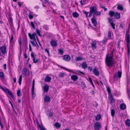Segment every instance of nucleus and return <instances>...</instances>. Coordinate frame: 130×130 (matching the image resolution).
Listing matches in <instances>:
<instances>
[{"label": "nucleus", "mask_w": 130, "mask_h": 130, "mask_svg": "<svg viewBox=\"0 0 130 130\" xmlns=\"http://www.w3.org/2000/svg\"><path fill=\"white\" fill-rule=\"evenodd\" d=\"M113 53L112 52L109 56L107 54L105 59V63L106 65L110 68L112 67L115 64V61L113 59Z\"/></svg>", "instance_id": "obj_1"}, {"label": "nucleus", "mask_w": 130, "mask_h": 130, "mask_svg": "<svg viewBox=\"0 0 130 130\" xmlns=\"http://www.w3.org/2000/svg\"><path fill=\"white\" fill-rule=\"evenodd\" d=\"M0 88L2 90L4 91L5 93H8L12 98H14V97L12 94V93L11 92H10L9 90L8 89L6 88L5 87V88H4L3 87L1 86L0 85Z\"/></svg>", "instance_id": "obj_2"}, {"label": "nucleus", "mask_w": 130, "mask_h": 130, "mask_svg": "<svg viewBox=\"0 0 130 130\" xmlns=\"http://www.w3.org/2000/svg\"><path fill=\"white\" fill-rule=\"evenodd\" d=\"M28 36L31 39L33 40L34 41H35V42L36 43V44L37 45L38 44L36 42V39L35 36H36L37 39L38 38L37 36L35 33H34L33 34H31V33H28Z\"/></svg>", "instance_id": "obj_3"}, {"label": "nucleus", "mask_w": 130, "mask_h": 130, "mask_svg": "<svg viewBox=\"0 0 130 130\" xmlns=\"http://www.w3.org/2000/svg\"><path fill=\"white\" fill-rule=\"evenodd\" d=\"M101 124L99 122H96L94 123V129L95 130H99L101 127Z\"/></svg>", "instance_id": "obj_4"}, {"label": "nucleus", "mask_w": 130, "mask_h": 130, "mask_svg": "<svg viewBox=\"0 0 130 130\" xmlns=\"http://www.w3.org/2000/svg\"><path fill=\"white\" fill-rule=\"evenodd\" d=\"M35 84V80L33 79L32 81V99H34L35 98L36 95L35 93H34Z\"/></svg>", "instance_id": "obj_5"}, {"label": "nucleus", "mask_w": 130, "mask_h": 130, "mask_svg": "<svg viewBox=\"0 0 130 130\" xmlns=\"http://www.w3.org/2000/svg\"><path fill=\"white\" fill-rule=\"evenodd\" d=\"M50 43L52 47H56L57 45L56 40L51 39Z\"/></svg>", "instance_id": "obj_6"}, {"label": "nucleus", "mask_w": 130, "mask_h": 130, "mask_svg": "<svg viewBox=\"0 0 130 130\" xmlns=\"http://www.w3.org/2000/svg\"><path fill=\"white\" fill-rule=\"evenodd\" d=\"M90 11L91 12V13H93V16H94V13L97 10V8L95 6L91 7L90 8Z\"/></svg>", "instance_id": "obj_7"}, {"label": "nucleus", "mask_w": 130, "mask_h": 130, "mask_svg": "<svg viewBox=\"0 0 130 130\" xmlns=\"http://www.w3.org/2000/svg\"><path fill=\"white\" fill-rule=\"evenodd\" d=\"M63 60L66 61H68L70 60L71 58L69 55H65L63 56Z\"/></svg>", "instance_id": "obj_8"}, {"label": "nucleus", "mask_w": 130, "mask_h": 130, "mask_svg": "<svg viewBox=\"0 0 130 130\" xmlns=\"http://www.w3.org/2000/svg\"><path fill=\"white\" fill-rule=\"evenodd\" d=\"M0 50L2 53L3 54L6 53V48L5 46L1 47L0 48Z\"/></svg>", "instance_id": "obj_9"}, {"label": "nucleus", "mask_w": 130, "mask_h": 130, "mask_svg": "<svg viewBox=\"0 0 130 130\" xmlns=\"http://www.w3.org/2000/svg\"><path fill=\"white\" fill-rule=\"evenodd\" d=\"M108 99L110 100L111 104L115 103V99L113 98L112 94L109 95L108 96Z\"/></svg>", "instance_id": "obj_10"}, {"label": "nucleus", "mask_w": 130, "mask_h": 130, "mask_svg": "<svg viewBox=\"0 0 130 130\" xmlns=\"http://www.w3.org/2000/svg\"><path fill=\"white\" fill-rule=\"evenodd\" d=\"M44 100L45 103H48L50 101V98L49 96L45 95L44 98Z\"/></svg>", "instance_id": "obj_11"}, {"label": "nucleus", "mask_w": 130, "mask_h": 130, "mask_svg": "<svg viewBox=\"0 0 130 130\" xmlns=\"http://www.w3.org/2000/svg\"><path fill=\"white\" fill-rule=\"evenodd\" d=\"M129 37L130 35L129 34V33H126L125 35V38L126 39L127 43H130Z\"/></svg>", "instance_id": "obj_12"}, {"label": "nucleus", "mask_w": 130, "mask_h": 130, "mask_svg": "<svg viewBox=\"0 0 130 130\" xmlns=\"http://www.w3.org/2000/svg\"><path fill=\"white\" fill-rule=\"evenodd\" d=\"M31 56L32 58L33 61L35 63H36L38 62V60L37 59H35V57H34V53H32H32L31 54Z\"/></svg>", "instance_id": "obj_13"}, {"label": "nucleus", "mask_w": 130, "mask_h": 130, "mask_svg": "<svg viewBox=\"0 0 130 130\" xmlns=\"http://www.w3.org/2000/svg\"><path fill=\"white\" fill-rule=\"evenodd\" d=\"M91 21L92 23L94 24V26H95L97 25V22L94 16L91 18Z\"/></svg>", "instance_id": "obj_14"}, {"label": "nucleus", "mask_w": 130, "mask_h": 130, "mask_svg": "<svg viewBox=\"0 0 130 130\" xmlns=\"http://www.w3.org/2000/svg\"><path fill=\"white\" fill-rule=\"evenodd\" d=\"M91 47L92 49H95L96 48V43L95 40L93 41L91 44Z\"/></svg>", "instance_id": "obj_15"}, {"label": "nucleus", "mask_w": 130, "mask_h": 130, "mask_svg": "<svg viewBox=\"0 0 130 130\" xmlns=\"http://www.w3.org/2000/svg\"><path fill=\"white\" fill-rule=\"evenodd\" d=\"M71 79L74 81H75L78 79V76L75 75H72L71 77Z\"/></svg>", "instance_id": "obj_16"}, {"label": "nucleus", "mask_w": 130, "mask_h": 130, "mask_svg": "<svg viewBox=\"0 0 130 130\" xmlns=\"http://www.w3.org/2000/svg\"><path fill=\"white\" fill-rule=\"evenodd\" d=\"M93 73L96 76H98L99 74V72L96 68L94 69L93 70Z\"/></svg>", "instance_id": "obj_17"}, {"label": "nucleus", "mask_w": 130, "mask_h": 130, "mask_svg": "<svg viewBox=\"0 0 130 130\" xmlns=\"http://www.w3.org/2000/svg\"><path fill=\"white\" fill-rule=\"evenodd\" d=\"M51 79V77L48 76H47L45 78V82H49L50 81Z\"/></svg>", "instance_id": "obj_18"}, {"label": "nucleus", "mask_w": 130, "mask_h": 130, "mask_svg": "<svg viewBox=\"0 0 130 130\" xmlns=\"http://www.w3.org/2000/svg\"><path fill=\"white\" fill-rule=\"evenodd\" d=\"M82 67L83 69H85L87 67V64L85 62H83L82 64H81Z\"/></svg>", "instance_id": "obj_19"}, {"label": "nucleus", "mask_w": 130, "mask_h": 130, "mask_svg": "<svg viewBox=\"0 0 130 130\" xmlns=\"http://www.w3.org/2000/svg\"><path fill=\"white\" fill-rule=\"evenodd\" d=\"M115 17L117 19H119L120 18V14L118 12H116L114 15Z\"/></svg>", "instance_id": "obj_20"}, {"label": "nucleus", "mask_w": 130, "mask_h": 130, "mask_svg": "<svg viewBox=\"0 0 130 130\" xmlns=\"http://www.w3.org/2000/svg\"><path fill=\"white\" fill-rule=\"evenodd\" d=\"M126 105L124 103L121 104L120 105V108L121 109L124 110L126 108Z\"/></svg>", "instance_id": "obj_21"}, {"label": "nucleus", "mask_w": 130, "mask_h": 130, "mask_svg": "<svg viewBox=\"0 0 130 130\" xmlns=\"http://www.w3.org/2000/svg\"><path fill=\"white\" fill-rule=\"evenodd\" d=\"M108 14L111 17H113L115 14V12L114 11H110L108 13Z\"/></svg>", "instance_id": "obj_22"}, {"label": "nucleus", "mask_w": 130, "mask_h": 130, "mask_svg": "<svg viewBox=\"0 0 130 130\" xmlns=\"http://www.w3.org/2000/svg\"><path fill=\"white\" fill-rule=\"evenodd\" d=\"M36 123L38 125V126L39 127L40 129L41 130H45V129H44L40 125L39 123L37 120L36 121Z\"/></svg>", "instance_id": "obj_23"}, {"label": "nucleus", "mask_w": 130, "mask_h": 130, "mask_svg": "<svg viewBox=\"0 0 130 130\" xmlns=\"http://www.w3.org/2000/svg\"><path fill=\"white\" fill-rule=\"evenodd\" d=\"M49 86L48 85H45L44 87V90L45 92H47L49 89Z\"/></svg>", "instance_id": "obj_24"}, {"label": "nucleus", "mask_w": 130, "mask_h": 130, "mask_svg": "<svg viewBox=\"0 0 130 130\" xmlns=\"http://www.w3.org/2000/svg\"><path fill=\"white\" fill-rule=\"evenodd\" d=\"M129 44V43H127L128 54L129 56V55L130 54V48Z\"/></svg>", "instance_id": "obj_25"}, {"label": "nucleus", "mask_w": 130, "mask_h": 130, "mask_svg": "<svg viewBox=\"0 0 130 130\" xmlns=\"http://www.w3.org/2000/svg\"><path fill=\"white\" fill-rule=\"evenodd\" d=\"M83 60V58H82L80 56L77 57H76L75 60L76 61H82Z\"/></svg>", "instance_id": "obj_26"}, {"label": "nucleus", "mask_w": 130, "mask_h": 130, "mask_svg": "<svg viewBox=\"0 0 130 130\" xmlns=\"http://www.w3.org/2000/svg\"><path fill=\"white\" fill-rule=\"evenodd\" d=\"M95 117H96L95 120L96 121H99L101 118V116L100 114H99L97 115L96 116H95Z\"/></svg>", "instance_id": "obj_27"}, {"label": "nucleus", "mask_w": 130, "mask_h": 130, "mask_svg": "<svg viewBox=\"0 0 130 130\" xmlns=\"http://www.w3.org/2000/svg\"><path fill=\"white\" fill-rule=\"evenodd\" d=\"M60 67V68L62 69H64L68 71H69L70 72H71V70H69V69H67L65 68V67H63L62 66H60V65H58Z\"/></svg>", "instance_id": "obj_28"}, {"label": "nucleus", "mask_w": 130, "mask_h": 130, "mask_svg": "<svg viewBox=\"0 0 130 130\" xmlns=\"http://www.w3.org/2000/svg\"><path fill=\"white\" fill-rule=\"evenodd\" d=\"M73 16L75 18H77L78 17L79 15L78 13L76 12H74L73 13Z\"/></svg>", "instance_id": "obj_29"}, {"label": "nucleus", "mask_w": 130, "mask_h": 130, "mask_svg": "<svg viewBox=\"0 0 130 130\" xmlns=\"http://www.w3.org/2000/svg\"><path fill=\"white\" fill-rule=\"evenodd\" d=\"M125 123L127 126H130V120L128 119H127L125 121Z\"/></svg>", "instance_id": "obj_30"}, {"label": "nucleus", "mask_w": 130, "mask_h": 130, "mask_svg": "<svg viewBox=\"0 0 130 130\" xmlns=\"http://www.w3.org/2000/svg\"><path fill=\"white\" fill-rule=\"evenodd\" d=\"M27 70L26 69L24 68L23 70V74L24 75V76H26L27 74Z\"/></svg>", "instance_id": "obj_31"}, {"label": "nucleus", "mask_w": 130, "mask_h": 130, "mask_svg": "<svg viewBox=\"0 0 130 130\" xmlns=\"http://www.w3.org/2000/svg\"><path fill=\"white\" fill-rule=\"evenodd\" d=\"M81 3V5H85L87 2V0H81L80 2Z\"/></svg>", "instance_id": "obj_32"}, {"label": "nucleus", "mask_w": 130, "mask_h": 130, "mask_svg": "<svg viewBox=\"0 0 130 130\" xmlns=\"http://www.w3.org/2000/svg\"><path fill=\"white\" fill-rule=\"evenodd\" d=\"M101 12L98 11H97V10L96 11V12L94 13V16L95 15L96 16H99L101 15Z\"/></svg>", "instance_id": "obj_33"}, {"label": "nucleus", "mask_w": 130, "mask_h": 130, "mask_svg": "<svg viewBox=\"0 0 130 130\" xmlns=\"http://www.w3.org/2000/svg\"><path fill=\"white\" fill-rule=\"evenodd\" d=\"M54 126L57 128H59L60 127V124L58 123L57 122L54 124Z\"/></svg>", "instance_id": "obj_34"}, {"label": "nucleus", "mask_w": 130, "mask_h": 130, "mask_svg": "<svg viewBox=\"0 0 130 130\" xmlns=\"http://www.w3.org/2000/svg\"><path fill=\"white\" fill-rule=\"evenodd\" d=\"M65 73H64L60 72L59 73L58 77H63Z\"/></svg>", "instance_id": "obj_35"}, {"label": "nucleus", "mask_w": 130, "mask_h": 130, "mask_svg": "<svg viewBox=\"0 0 130 130\" xmlns=\"http://www.w3.org/2000/svg\"><path fill=\"white\" fill-rule=\"evenodd\" d=\"M115 113V110L114 109H112L111 110V116L113 117Z\"/></svg>", "instance_id": "obj_36"}, {"label": "nucleus", "mask_w": 130, "mask_h": 130, "mask_svg": "<svg viewBox=\"0 0 130 130\" xmlns=\"http://www.w3.org/2000/svg\"><path fill=\"white\" fill-rule=\"evenodd\" d=\"M17 95L18 96H20L21 95L20 90H18L17 91Z\"/></svg>", "instance_id": "obj_37"}, {"label": "nucleus", "mask_w": 130, "mask_h": 130, "mask_svg": "<svg viewBox=\"0 0 130 130\" xmlns=\"http://www.w3.org/2000/svg\"><path fill=\"white\" fill-rule=\"evenodd\" d=\"M122 75V72L121 71H119L118 72L117 77L120 78L121 77Z\"/></svg>", "instance_id": "obj_38"}, {"label": "nucleus", "mask_w": 130, "mask_h": 130, "mask_svg": "<svg viewBox=\"0 0 130 130\" xmlns=\"http://www.w3.org/2000/svg\"><path fill=\"white\" fill-rule=\"evenodd\" d=\"M107 90L109 95L111 94V92L110 89L109 87H107Z\"/></svg>", "instance_id": "obj_39"}, {"label": "nucleus", "mask_w": 130, "mask_h": 130, "mask_svg": "<svg viewBox=\"0 0 130 130\" xmlns=\"http://www.w3.org/2000/svg\"><path fill=\"white\" fill-rule=\"evenodd\" d=\"M22 79V75H20L19 77V85H21V84Z\"/></svg>", "instance_id": "obj_40"}, {"label": "nucleus", "mask_w": 130, "mask_h": 130, "mask_svg": "<svg viewBox=\"0 0 130 130\" xmlns=\"http://www.w3.org/2000/svg\"><path fill=\"white\" fill-rule=\"evenodd\" d=\"M117 8L118 10H122L123 9V7L121 5H119L118 6Z\"/></svg>", "instance_id": "obj_41"}, {"label": "nucleus", "mask_w": 130, "mask_h": 130, "mask_svg": "<svg viewBox=\"0 0 130 130\" xmlns=\"http://www.w3.org/2000/svg\"><path fill=\"white\" fill-rule=\"evenodd\" d=\"M34 41H34V40H33V41H31L30 40V42L31 43V44L32 45L34 46H36V44L34 43Z\"/></svg>", "instance_id": "obj_42"}, {"label": "nucleus", "mask_w": 130, "mask_h": 130, "mask_svg": "<svg viewBox=\"0 0 130 130\" xmlns=\"http://www.w3.org/2000/svg\"><path fill=\"white\" fill-rule=\"evenodd\" d=\"M0 77L2 79L4 78V73L2 72H0Z\"/></svg>", "instance_id": "obj_43"}, {"label": "nucleus", "mask_w": 130, "mask_h": 130, "mask_svg": "<svg viewBox=\"0 0 130 130\" xmlns=\"http://www.w3.org/2000/svg\"><path fill=\"white\" fill-rule=\"evenodd\" d=\"M127 92L128 97L130 100V89H128Z\"/></svg>", "instance_id": "obj_44"}, {"label": "nucleus", "mask_w": 130, "mask_h": 130, "mask_svg": "<svg viewBox=\"0 0 130 130\" xmlns=\"http://www.w3.org/2000/svg\"><path fill=\"white\" fill-rule=\"evenodd\" d=\"M43 27L44 29L46 30H48L49 29L47 26L46 25H43Z\"/></svg>", "instance_id": "obj_45"}, {"label": "nucleus", "mask_w": 130, "mask_h": 130, "mask_svg": "<svg viewBox=\"0 0 130 130\" xmlns=\"http://www.w3.org/2000/svg\"><path fill=\"white\" fill-rule=\"evenodd\" d=\"M58 52L60 54H62L63 53V50L61 49H59L58 50Z\"/></svg>", "instance_id": "obj_46"}, {"label": "nucleus", "mask_w": 130, "mask_h": 130, "mask_svg": "<svg viewBox=\"0 0 130 130\" xmlns=\"http://www.w3.org/2000/svg\"><path fill=\"white\" fill-rule=\"evenodd\" d=\"M108 20L110 24L113 23V22L112 21V19L108 18Z\"/></svg>", "instance_id": "obj_47"}, {"label": "nucleus", "mask_w": 130, "mask_h": 130, "mask_svg": "<svg viewBox=\"0 0 130 130\" xmlns=\"http://www.w3.org/2000/svg\"><path fill=\"white\" fill-rule=\"evenodd\" d=\"M83 13L84 14L86 15V17H88V12L85 11H83Z\"/></svg>", "instance_id": "obj_48"}, {"label": "nucleus", "mask_w": 130, "mask_h": 130, "mask_svg": "<svg viewBox=\"0 0 130 130\" xmlns=\"http://www.w3.org/2000/svg\"><path fill=\"white\" fill-rule=\"evenodd\" d=\"M81 85L84 87V88H85L86 87V85L84 82H82L81 83Z\"/></svg>", "instance_id": "obj_49"}, {"label": "nucleus", "mask_w": 130, "mask_h": 130, "mask_svg": "<svg viewBox=\"0 0 130 130\" xmlns=\"http://www.w3.org/2000/svg\"><path fill=\"white\" fill-rule=\"evenodd\" d=\"M29 17L30 19H31L33 18V17L32 15L29 14Z\"/></svg>", "instance_id": "obj_50"}, {"label": "nucleus", "mask_w": 130, "mask_h": 130, "mask_svg": "<svg viewBox=\"0 0 130 130\" xmlns=\"http://www.w3.org/2000/svg\"><path fill=\"white\" fill-rule=\"evenodd\" d=\"M31 26L33 28L35 29V27L34 24L32 22H31Z\"/></svg>", "instance_id": "obj_51"}, {"label": "nucleus", "mask_w": 130, "mask_h": 130, "mask_svg": "<svg viewBox=\"0 0 130 130\" xmlns=\"http://www.w3.org/2000/svg\"><path fill=\"white\" fill-rule=\"evenodd\" d=\"M106 39H105L103 40L102 41V43H103V44H105V43H106Z\"/></svg>", "instance_id": "obj_52"}, {"label": "nucleus", "mask_w": 130, "mask_h": 130, "mask_svg": "<svg viewBox=\"0 0 130 130\" xmlns=\"http://www.w3.org/2000/svg\"><path fill=\"white\" fill-rule=\"evenodd\" d=\"M111 24V26L112 27L113 29H115V24H114L113 23L111 24Z\"/></svg>", "instance_id": "obj_53"}, {"label": "nucleus", "mask_w": 130, "mask_h": 130, "mask_svg": "<svg viewBox=\"0 0 130 130\" xmlns=\"http://www.w3.org/2000/svg\"><path fill=\"white\" fill-rule=\"evenodd\" d=\"M88 81L90 82V83H91L93 82L91 78L89 77H88Z\"/></svg>", "instance_id": "obj_54"}, {"label": "nucleus", "mask_w": 130, "mask_h": 130, "mask_svg": "<svg viewBox=\"0 0 130 130\" xmlns=\"http://www.w3.org/2000/svg\"><path fill=\"white\" fill-rule=\"evenodd\" d=\"M45 51L47 53L48 55H49V52L48 49L47 48H45Z\"/></svg>", "instance_id": "obj_55"}, {"label": "nucleus", "mask_w": 130, "mask_h": 130, "mask_svg": "<svg viewBox=\"0 0 130 130\" xmlns=\"http://www.w3.org/2000/svg\"><path fill=\"white\" fill-rule=\"evenodd\" d=\"M76 72H79V73H80L83 74V75H85V74L84 73H83V72H81V71H80L77 70V71H76Z\"/></svg>", "instance_id": "obj_56"}, {"label": "nucleus", "mask_w": 130, "mask_h": 130, "mask_svg": "<svg viewBox=\"0 0 130 130\" xmlns=\"http://www.w3.org/2000/svg\"><path fill=\"white\" fill-rule=\"evenodd\" d=\"M111 33H108V37L109 39H111Z\"/></svg>", "instance_id": "obj_57"}, {"label": "nucleus", "mask_w": 130, "mask_h": 130, "mask_svg": "<svg viewBox=\"0 0 130 130\" xmlns=\"http://www.w3.org/2000/svg\"><path fill=\"white\" fill-rule=\"evenodd\" d=\"M53 114L52 112H50L49 113V116L50 117H52L53 116Z\"/></svg>", "instance_id": "obj_58"}, {"label": "nucleus", "mask_w": 130, "mask_h": 130, "mask_svg": "<svg viewBox=\"0 0 130 130\" xmlns=\"http://www.w3.org/2000/svg\"><path fill=\"white\" fill-rule=\"evenodd\" d=\"M29 51H31L32 50L31 48V45L30 44H29Z\"/></svg>", "instance_id": "obj_59"}, {"label": "nucleus", "mask_w": 130, "mask_h": 130, "mask_svg": "<svg viewBox=\"0 0 130 130\" xmlns=\"http://www.w3.org/2000/svg\"><path fill=\"white\" fill-rule=\"evenodd\" d=\"M19 42L20 44V45H21V39H19Z\"/></svg>", "instance_id": "obj_60"}, {"label": "nucleus", "mask_w": 130, "mask_h": 130, "mask_svg": "<svg viewBox=\"0 0 130 130\" xmlns=\"http://www.w3.org/2000/svg\"><path fill=\"white\" fill-rule=\"evenodd\" d=\"M95 104H93V106H94L95 107L97 106H98V104L97 103H96V101L95 102Z\"/></svg>", "instance_id": "obj_61"}, {"label": "nucleus", "mask_w": 130, "mask_h": 130, "mask_svg": "<svg viewBox=\"0 0 130 130\" xmlns=\"http://www.w3.org/2000/svg\"><path fill=\"white\" fill-rule=\"evenodd\" d=\"M18 5L20 7H21V2H19L18 4Z\"/></svg>", "instance_id": "obj_62"}, {"label": "nucleus", "mask_w": 130, "mask_h": 130, "mask_svg": "<svg viewBox=\"0 0 130 130\" xmlns=\"http://www.w3.org/2000/svg\"><path fill=\"white\" fill-rule=\"evenodd\" d=\"M119 27L122 29H123V25L122 24H120Z\"/></svg>", "instance_id": "obj_63"}, {"label": "nucleus", "mask_w": 130, "mask_h": 130, "mask_svg": "<svg viewBox=\"0 0 130 130\" xmlns=\"http://www.w3.org/2000/svg\"><path fill=\"white\" fill-rule=\"evenodd\" d=\"M24 57L26 59L27 58V57L26 55V54L25 53H24Z\"/></svg>", "instance_id": "obj_64"}]
</instances>
